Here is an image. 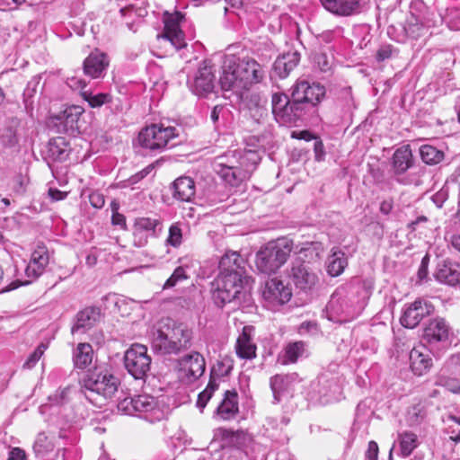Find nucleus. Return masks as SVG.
Wrapping results in <instances>:
<instances>
[{
	"instance_id": "obj_1",
	"label": "nucleus",
	"mask_w": 460,
	"mask_h": 460,
	"mask_svg": "<svg viewBox=\"0 0 460 460\" xmlns=\"http://www.w3.org/2000/svg\"><path fill=\"white\" fill-rule=\"evenodd\" d=\"M191 338L192 332L186 325L166 319L153 332L151 345L160 354H178L190 347Z\"/></svg>"
},
{
	"instance_id": "obj_2",
	"label": "nucleus",
	"mask_w": 460,
	"mask_h": 460,
	"mask_svg": "<svg viewBox=\"0 0 460 460\" xmlns=\"http://www.w3.org/2000/svg\"><path fill=\"white\" fill-rule=\"evenodd\" d=\"M252 283V278L247 274H218L211 284L212 298L220 307L230 303L241 304L248 299Z\"/></svg>"
},
{
	"instance_id": "obj_3",
	"label": "nucleus",
	"mask_w": 460,
	"mask_h": 460,
	"mask_svg": "<svg viewBox=\"0 0 460 460\" xmlns=\"http://www.w3.org/2000/svg\"><path fill=\"white\" fill-rule=\"evenodd\" d=\"M292 251V243L286 239L268 243L256 253L255 264L259 271L270 274L282 267Z\"/></svg>"
},
{
	"instance_id": "obj_4",
	"label": "nucleus",
	"mask_w": 460,
	"mask_h": 460,
	"mask_svg": "<svg viewBox=\"0 0 460 460\" xmlns=\"http://www.w3.org/2000/svg\"><path fill=\"white\" fill-rule=\"evenodd\" d=\"M179 137V130L173 126H165L163 123L152 124L143 128L138 134L140 146L151 151L162 152L167 147L173 146L175 138Z\"/></svg>"
},
{
	"instance_id": "obj_5",
	"label": "nucleus",
	"mask_w": 460,
	"mask_h": 460,
	"mask_svg": "<svg viewBox=\"0 0 460 460\" xmlns=\"http://www.w3.org/2000/svg\"><path fill=\"white\" fill-rule=\"evenodd\" d=\"M359 309L355 303V297L349 296L343 288L335 290L326 307L329 318L336 322H349L354 319Z\"/></svg>"
},
{
	"instance_id": "obj_6",
	"label": "nucleus",
	"mask_w": 460,
	"mask_h": 460,
	"mask_svg": "<svg viewBox=\"0 0 460 460\" xmlns=\"http://www.w3.org/2000/svg\"><path fill=\"white\" fill-rule=\"evenodd\" d=\"M119 379L105 367H95L88 372L84 379L87 390L94 392L104 398H111L118 392Z\"/></svg>"
},
{
	"instance_id": "obj_7",
	"label": "nucleus",
	"mask_w": 460,
	"mask_h": 460,
	"mask_svg": "<svg viewBox=\"0 0 460 460\" xmlns=\"http://www.w3.org/2000/svg\"><path fill=\"white\" fill-rule=\"evenodd\" d=\"M124 365L134 378H145L151 367V357L147 354V348L141 344H133L125 352Z\"/></svg>"
},
{
	"instance_id": "obj_8",
	"label": "nucleus",
	"mask_w": 460,
	"mask_h": 460,
	"mask_svg": "<svg viewBox=\"0 0 460 460\" xmlns=\"http://www.w3.org/2000/svg\"><path fill=\"white\" fill-rule=\"evenodd\" d=\"M261 293L265 305L271 310L287 304L292 296L290 287L278 278L267 279L261 286Z\"/></svg>"
},
{
	"instance_id": "obj_9",
	"label": "nucleus",
	"mask_w": 460,
	"mask_h": 460,
	"mask_svg": "<svg viewBox=\"0 0 460 460\" xmlns=\"http://www.w3.org/2000/svg\"><path fill=\"white\" fill-rule=\"evenodd\" d=\"M325 94V87L321 84L298 79L292 87L291 98L303 103L305 107V104L315 107L323 100Z\"/></svg>"
},
{
	"instance_id": "obj_10",
	"label": "nucleus",
	"mask_w": 460,
	"mask_h": 460,
	"mask_svg": "<svg viewBox=\"0 0 460 460\" xmlns=\"http://www.w3.org/2000/svg\"><path fill=\"white\" fill-rule=\"evenodd\" d=\"M435 312V306L427 299L417 298L412 303L406 304L402 309L400 323L403 327L413 329L420 322Z\"/></svg>"
},
{
	"instance_id": "obj_11",
	"label": "nucleus",
	"mask_w": 460,
	"mask_h": 460,
	"mask_svg": "<svg viewBox=\"0 0 460 460\" xmlns=\"http://www.w3.org/2000/svg\"><path fill=\"white\" fill-rule=\"evenodd\" d=\"M162 231V222L157 217H137L133 224V244L136 247H145L150 238H155Z\"/></svg>"
},
{
	"instance_id": "obj_12",
	"label": "nucleus",
	"mask_w": 460,
	"mask_h": 460,
	"mask_svg": "<svg viewBox=\"0 0 460 460\" xmlns=\"http://www.w3.org/2000/svg\"><path fill=\"white\" fill-rule=\"evenodd\" d=\"M135 415L144 418L154 423L166 417V412L158 404L155 397L148 394L135 396Z\"/></svg>"
},
{
	"instance_id": "obj_13",
	"label": "nucleus",
	"mask_w": 460,
	"mask_h": 460,
	"mask_svg": "<svg viewBox=\"0 0 460 460\" xmlns=\"http://www.w3.org/2000/svg\"><path fill=\"white\" fill-rule=\"evenodd\" d=\"M289 277L294 285L304 291L312 289L318 282L317 274L300 258L292 262Z\"/></svg>"
},
{
	"instance_id": "obj_14",
	"label": "nucleus",
	"mask_w": 460,
	"mask_h": 460,
	"mask_svg": "<svg viewBox=\"0 0 460 460\" xmlns=\"http://www.w3.org/2000/svg\"><path fill=\"white\" fill-rule=\"evenodd\" d=\"M320 3L326 11L339 17L359 14L367 4L364 0H320Z\"/></svg>"
},
{
	"instance_id": "obj_15",
	"label": "nucleus",
	"mask_w": 460,
	"mask_h": 460,
	"mask_svg": "<svg viewBox=\"0 0 460 460\" xmlns=\"http://www.w3.org/2000/svg\"><path fill=\"white\" fill-rule=\"evenodd\" d=\"M215 73L210 61L204 60L199 66L190 89L196 95H205L213 91L215 86Z\"/></svg>"
},
{
	"instance_id": "obj_16",
	"label": "nucleus",
	"mask_w": 460,
	"mask_h": 460,
	"mask_svg": "<svg viewBox=\"0 0 460 460\" xmlns=\"http://www.w3.org/2000/svg\"><path fill=\"white\" fill-rule=\"evenodd\" d=\"M237 66L243 89H248L252 84L261 82L264 77L261 66L252 58H237Z\"/></svg>"
},
{
	"instance_id": "obj_17",
	"label": "nucleus",
	"mask_w": 460,
	"mask_h": 460,
	"mask_svg": "<svg viewBox=\"0 0 460 460\" xmlns=\"http://www.w3.org/2000/svg\"><path fill=\"white\" fill-rule=\"evenodd\" d=\"M237 69V58L234 56L225 59L222 66V75L219 78V84L223 90H232L236 93H241L243 90Z\"/></svg>"
},
{
	"instance_id": "obj_18",
	"label": "nucleus",
	"mask_w": 460,
	"mask_h": 460,
	"mask_svg": "<svg viewBox=\"0 0 460 460\" xmlns=\"http://www.w3.org/2000/svg\"><path fill=\"white\" fill-rule=\"evenodd\" d=\"M451 328L442 317H436L429 321L424 328L423 337L430 345L446 343L449 341Z\"/></svg>"
},
{
	"instance_id": "obj_19",
	"label": "nucleus",
	"mask_w": 460,
	"mask_h": 460,
	"mask_svg": "<svg viewBox=\"0 0 460 460\" xmlns=\"http://www.w3.org/2000/svg\"><path fill=\"white\" fill-rule=\"evenodd\" d=\"M180 371L188 382L199 378L205 372L206 362L204 357L199 352H191L182 357L180 361Z\"/></svg>"
},
{
	"instance_id": "obj_20",
	"label": "nucleus",
	"mask_w": 460,
	"mask_h": 460,
	"mask_svg": "<svg viewBox=\"0 0 460 460\" xmlns=\"http://www.w3.org/2000/svg\"><path fill=\"white\" fill-rule=\"evenodd\" d=\"M183 15L176 12L164 19V38L168 40L176 49H181L187 46L184 33L180 28V22Z\"/></svg>"
},
{
	"instance_id": "obj_21",
	"label": "nucleus",
	"mask_w": 460,
	"mask_h": 460,
	"mask_svg": "<svg viewBox=\"0 0 460 460\" xmlns=\"http://www.w3.org/2000/svg\"><path fill=\"white\" fill-rule=\"evenodd\" d=\"M49 263V252L44 244H38L33 250L25 274L30 282L38 279L45 271Z\"/></svg>"
},
{
	"instance_id": "obj_22",
	"label": "nucleus",
	"mask_w": 460,
	"mask_h": 460,
	"mask_svg": "<svg viewBox=\"0 0 460 460\" xmlns=\"http://www.w3.org/2000/svg\"><path fill=\"white\" fill-rule=\"evenodd\" d=\"M109 64L108 56L95 49L84 60V74L93 79L102 78L105 75Z\"/></svg>"
},
{
	"instance_id": "obj_23",
	"label": "nucleus",
	"mask_w": 460,
	"mask_h": 460,
	"mask_svg": "<svg viewBox=\"0 0 460 460\" xmlns=\"http://www.w3.org/2000/svg\"><path fill=\"white\" fill-rule=\"evenodd\" d=\"M433 361L429 350L424 345L414 347L410 352V366L416 376L427 374L432 367Z\"/></svg>"
},
{
	"instance_id": "obj_24",
	"label": "nucleus",
	"mask_w": 460,
	"mask_h": 460,
	"mask_svg": "<svg viewBox=\"0 0 460 460\" xmlns=\"http://www.w3.org/2000/svg\"><path fill=\"white\" fill-rule=\"evenodd\" d=\"M216 171L231 186H238L249 177V171L247 169L225 162H218Z\"/></svg>"
},
{
	"instance_id": "obj_25",
	"label": "nucleus",
	"mask_w": 460,
	"mask_h": 460,
	"mask_svg": "<svg viewBox=\"0 0 460 460\" xmlns=\"http://www.w3.org/2000/svg\"><path fill=\"white\" fill-rule=\"evenodd\" d=\"M246 264V260L239 252L227 251L218 261L219 274L233 272L247 274L245 270Z\"/></svg>"
},
{
	"instance_id": "obj_26",
	"label": "nucleus",
	"mask_w": 460,
	"mask_h": 460,
	"mask_svg": "<svg viewBox=\"0 0 460 460\" xmlns=\"http://www.w3.org/2000/svg\"><path fill=\"white\" fill-rule=\"evenodd\" d=\"M434 276L441 283L456 286L460 283V265L450 261H442L438 263Z\"/></svg>"
},
{
	"instance_id": "obj_27",
	"label": "nucleus",
	"mask_w": 460,
	"mask_h": 460,
	"mask_svg": "<svg viewBox=\"0 0 460 460\" xmlns=\"http://www.w3.org/2000/svg\"><path fill=\"white\" fill-rule=\"evenodd\" d=\"M239 412L238 394L235 390H227L217 406L216 414L224 420L234 419Z\"/></svg>"
},
{
	"instance_id": "obj_28",
	"label": "nucleus",
	"mask_w": 460,
	"mask_h": 460,
	"mask_svg": "<svg viewBox=\"0 0 460 460\" xmlns=\"http://www.w3.org/2000/svg\"><path fill=\"white\" fill-rule=\"evenodd\" d=\"M252 326H244L237 338L235 351L240 358L252 359L256 357V345L252 340Z\"/></svg>"
},
{
	"instance_id": "obj_29",
	"label": "nucleus",
	"mask_w": 460,
	"mask_h": 460,
	"mask_svg": "<svg viewBox=\"0 0 460 460\" xmlns=\"http://www.w3.org/2000/svg\"><path fill=\"white\" fill-rule=\"evenodd\" d=\"M412 164V153L409 145L395 150L392 157V167L395 174L404 173Z\"/></svg>"
},
{
	"instance_id": "obj_30",
	"label": "nucleus",
	"mask_w": 460,
	"mask_h": 460,
	"mask_svg": "<svg viewBox=\"0 0 460 460\" xmlns=\"http://www.w3.org/2000/svg\"><path fill=\"white\" fill-rule=\"evenodd\" d=\"M195 191V182L190 177H179L172 183V196L178 200L190 201Z\"/></svg>"
},
{
	"instance_id": "obj_31",
	"label": "nucleus",
	"mask_w": 460,
	"mask_h": 460,
	"mask_svg": "<svg viewBox=\"0 0 460 460\" xmlns=\"http://www.w3.org/2000/svg\"><path fill=\"white\" fill-rule=\"evenodd\" d=\"M300 54L296 51L288 52L279 57L273 65L276 75L280 78H286L289 73L298 65Z\"/></svg>"
},
{
	"instance_id": "obj_32",
	"label": "nucleus",
	"mask_w": 460,
	"mask_h": 460,
	"mask_svg": "<svg viewBox=\"0 0 460 460\" xmlns=\"http://www.w3.org/2000/svg\"><path fill=\"white\" fill-rule=\"evenodd\" d=\"M305 114V109L303 103L293 98L288 104L282 110V112L277 119L280 124H294L297 120L302 119Z\"/></svg>"
},
{
	"instance_id": "obj_33",
	"label": "nucleus",
	"mask_w": 460,
	"mask_h": 460,
	"mask_svg": "<svg viewBox=\"0 0 460 460\" xmlns=\"http://www.w3.org/2000/svg\"><path fill=\"white\" fill-rule=\"evenodd\" d=\"M100 318V310L95 307H87L76 315V323L72 327V332L86 330L93 327Z\"/></svg>"
},
{
	"instance_id": "obj_34",
	"label": "nucleus",
	"mask_w": 460,
	"mask_h": 460,
	"mask_svg": "<svg viewBox=\"0 0 460 460\" xmlns=\"http://www.w3.org/2000/svg\"><path fill=\"white\" fill-rule=\"evenodd\" d=\"M348 265L344 252L339 248H332L328 258L327 271L332 277L341 275Z\"/></svg>"
},
{
	"instance_id": "obj_35",
	"label": "nucleus",
	"mask_w": 460,
	"mask_h": 460,
	"mask_svg": "<svg viewBox=\"0 0 460 460\" xmlns=\"http://www.w3.org/2000/svg\"><path fill=\"white\" fill-rule=\"evenodd\" d=\"M93 358V349L89 343H79L74 350V364L78 368H85L89 366Z\"/></svg>"
},
{
	"instance_id": "obj_36",
	"label": "nucleus",
	"mask_w": 460,
	"mask_h": 460,
	"mask_svg": "<svg viewBox=\"0 0 460 460\" xmlns=\"http://www.w3.org/2000/svg\"><path fill=\"white\" fill-rule=\"evenodd\" d=\"M305 353V343L303 341H295L288 343L284 349L282 364L296 363L297 359Z\"/></svg>"
},
{
	"instance_id": "obj_37",
	"label": "nucleus",
	"mask_w": 460,
	"mask_h": 460,
	"mask_svg": "<svg viewBox=\"0 0 460 460\" xmlns=\"http://www.w3.org/2000/svg\"><path fill=\"white\" fill-rule=\"evenodd\" d=\"M401 455L403 457L409 456L418 447V437L411 431H404L398 436Z\"/></svg>"
},
{
	"instance_id": "obj_38",
	"label": "nucleus",
	"mask_w": 460,
	"mask_h": 460,
	"mask_svg": "<svg viewBox=\"0 0 460 460\" xmlns=\"http://www.w3.org/2000/svg\"><path fill=\"white\" fill-rule=\"evenodd\" d=\"M55 444L44 432L37 435L33 444V451L38 457H44L54 450Z\"/></svg>"
},
{
	"instance_id": "obj_39",
	"label": "nucleus",
	"mask_w": 460,
	"mask_h": 460,
	"mask_svg": "<svg viewBox=\"0 0 460 460\" xmlns=\"http://www.w3.org/2000/svg\"><path fill=\"white\" fill-rule=\"evenodd\" d=\"M422 161L427 164H437L444 159V153L431 145H423L420 148Z\"/></svg>"
},
{
	"instance_id": "obj_40",
	"label": "nucleus",
	"mask_w": 460,
	"mask_h": 460,
	"mask_svg": "<svg viewBox=\"0 0 460 460\" xmlns=\"http://www.w3.org/2000/svg\"><path fill=\"white\" fill-rule=\"evenodd\" d=\"M81 96L88 102L91 108H99L112 101L111 95L106 93L93 94L92 92L83 91L81 92Z\"/></svg>"
},
{
	"instance_id": "obj_41",
	"label": "nucleus",
	"mask_w": 460,
	"mask_h": 460,
	"mask_svg": "<svg viewBox=\"0 0 460 460\" xmlns=\"http://www.w3.org/2000/svg\"><path fill=\"white\" fill-rule=\"evenodd\" d=\"M428 27L429 25H425L417 17H412L407 22L404 31L408 37L417 40L425 34L426 28Z\"/></svg>"
},
{
	"instance_id": "obj_42",
	"label": "nucleus",
	"mask_w": 460,
	"mask_h": 460,
	"mask_svg": "<svg viewBox=\"0 0 460 460\" xmlns=\"http://www.w3.org/2000/svg\"><path fill=\"white\" fill-rule=\"evenodd\" d=\"M217 388H218V384L217 383L216 379H213L211 377L206 389L204 391H202L198 396V401H197L198 408H199L202 411L205 408V406L207 405L208 402L212 397L215 391L217 390Z\"/></svg>"
},
{
	"instance_id": "obj_43",
	"label": "nucleus",
	"mask_w": 460,
	"mask_h": 460,
	"mask_svg": "<svg viewBox=\"0 0 460 460\" xmlns=\"http://www.w3.org/2000/svg\"><path fill=\"white\" fill-rule=\"evenodd\" d=\"M290 101L289 97L282 93H276L272 94L271 97V104H272V112L277 119L282 110L288 104Z\"/></svg>"
},
{
	"instance_id": "obj_44",
	"label": "nucleus",
	"mask_w": 460,
	"mask_h": 460,
	"mask_svg": "<svg viewBox=\"0 0 460 460\" xmlns=\"http://www.w3.org/2000/svg\"><path fill=\"white\" fill-rule=\"evenodd\" d=\"M84 111V108L78 105H73L66 108L63 113L65 124L73 128L74 124L78 121Z\"/></svg>"
},
{
	"instance_id": "obj_45",
	"label": "nucleus",
	"mask_w": 460,
	"mask_h": 460,
	"mask_svg": "<svg viewBox=\"0 0 460 460\" xmlns=\"http://www.w3.org/2000/svg\"><path fill=\"white\" fill-rule=\"evenodd\" d=\"M425 417L426 409L421 403L411 406L408 411V421L411 425L420 424Z\"/></svg>"
},
{
	"instance_id": "obj_46",
	"label": "nucleus",
	"mask_w": 460,
	"mask_h": 460,
	"mask_svg": "<svg viewBox=\"0 0 460 460\" xmlns=\"http://www.w3.org/2000/svg\"><path fill=\"white\" fill-rule=\"evenodd\" d=\"M48 349V345L41 342L35 350L29 355L25 362L23 363L22 367L25 369H31L33 368L36 364L39 362V360L41 358V357L44 355L45 351Z\"/></svg>"
},
{
	"instance_id": "obj_47",
	"label": "nucleus",
	"mask_w": 460,
	"mask_h": 460,
	"mask_svg": "<svg viewBox=\"0 0 460 460\" xmlns=\"http://www.w3.org/2000/svg\"><path fill=\"white\" fill-rule=\"evenodd\" d=\"M187 279L188 275L186 273V270L183 267L179 266L174 270L171 277L165 281L164 285V289L173 288L178 283Z\"/></svg>"
},
{
	"instance_id": "obj_48",
	"label": "nucleus",
	"mask_w": 460,
	"mask_h": 460,
	"mask_svg": "<svg viewBox=\"0 0 460 460\" xmlns=\"http://www.w3.org/2000/svg\"><path fill=\"white\" fill-rule=\"evenodd\" d=\"M166 242L173 247L181 245L182 242V232L179 223H174L170 226Z\"/></svg>"
},
{
	"instance_id": "obj_49",
	"label": "nucleus",
	"mask_w": 460,
	"mask_h": 460,
	"mask_svg": "<svg viewBox=\"0 0 460 460\" xmlns=\"http://www.w3.org/2000/svg\"><path fill=\"white\" fill-rule=\"evenodd\" d=\"M232 368L233 366L228 360L217 361L211 369V377L215 379L214 376L219 377L226 376L230 374Z\"/></svg>"
},
{
	"instance_id": "obj_50",
	"label": "nucleus",
	"mask_w": 460,
	"mask_h": 460,
	"mask_svg": "<svg viewBox=\"0 0 460 460\" xmlns=\"http://www.w3.org/2000/svg\"><path fill=\"white\" fill-rule=\"evenodd\" d=\"M0 140L4 146H14L18 143L16 131L12 128H8L1 135Z\"/></svg>"
},
{
	"instance_id": "obj_51",
	"label": "nucleus",
	"mask_w": 460,
	"mask_h": 460,
	"mask_svg": "<svg viewBox=\"0 0 460 460\" xmlns=\"http://www.w3.org/2000/svg\"><path fill=\"white\" fill-rule=\"evenodd\" d=\"M135 397H125L118 403V410L128 415H135Z\"/></svg>"
},
{
	"instance_id": "obj_52",
	"label": "nucleus",
	"mask_w": 460,
	"mask_h": 460,
	"mask_svg": "<svg viewBox=\"0 0 460 460\" xmlns=\"http://www.w3.org/2000/svg\"><path fill=\"white\" fill-rule=\"evenodd\" d=\"M314 66L321 72H328L332 68V64L325 54H316L314 58Z\"/></svg>"
},
{
	"instance_id": "obj_53",
	"label": "nucleus",
	"mask_w": 460,
	"mask_h": 460,
	"mask_svg": "<svg viewBox=\"0 0 460 460\" xmlns=\"http://www.w3.org/2000/svg\"><path fill=\"white\" fill-rule=\"evenodd\" d=\"M284 382V378L281 376L276 375L270 378V387L274 394V398L277 402H279L280 392L282 389V385Z\"/></svg>"
},
{
	"instance_id": "obj_54",
	"label": "nucleus",
	"mask_w": 460,
	"mask_h": 460,
	"mask_svg": "<svg viewBox=\"0 0 460 460\" xmlns=\"http://www.w3.org/2000/svg\"><path fill=\"white\" fill-rule=\"evenodd\" d=\"M437 384L447 387L448 390L452 391L453 393L460 392V386H459L457 381L455 379L446 378L441 376L438 377Z\"/></svg>"
},
{
	"instance_id": "obj_55",
	"label": "nucleus",
	"mask_w": 460,
	"mask_h": 460,
	"mask_svg": "<svg viewBox=\"0 0 460 460\" xmlns=\"http://www.w3.org/2000/svg\"><path fill=\"white\" fill-rule=\"evenodd\" d=\"M394 48L391 45H383L376 51V60L381 62L390 58L393 56Z\"/></svg>"
},
{
	"instance_id": "obj_56",
	"label": "nucleus",
	"mask_w": 460,
	"mask_h": 460,
	"mask_svg": "<svg viewBox=\"0 0 460 460\" xmlns=\"http://www.w3.org/2000/svg\"><path fill=\"white\" fill-rule=\"evenodd\" d=\"M154 169L153 164H149L146 168H144L142 171L137 172L135 175H132L130 178L128 179V185H133L137 183L139 181L146 177Z\"/></svg>"
},
{
	"instance_id": "obj_57",
	"label": "nucleus",
	"mask_w": 460,
	"mask_h": 460,
	"mask_svg": "<svg viewBox=\"0 0 460 460\" xmlns=\"http://www.w3.org/2000/svg\"><path fill=\"white\" fill-rule=\"evenodd\" d=\"M89 201L95 208H102L105 203L104 196L98 191H93L89 195Z\"/></svg>"
},
{
	"instance_id": "obj_58",
	"label": "nucleus",
	"mask_w": 460,
	"mask_h": 460,
	"mask_svg": "<svg viewBox=\"0 0 460 460\" xmlns=\"http://www.w3.org/2000/svg\"><path fill=\"white\" fill-rule=\"evenodd\" d=\"M378 446L376 442L370 441L368 442L367 450L366 452L367 460H378Z\"/></svg>"
},
{
	"instance_id": "obj_59",
	"label": "nucleus",
	"mask_w": 460,
	"mask_h": 460,
	"mask_svg": "<svg viewBox=\"0 0 460 460\" xmlns=\"http://www.w3.org/2000/svg\"><path fill=\"white\" fill-rule=\"evenodd\" d=\"M7 460H26L25 451L20 447H14L10 451Z\"/></svg>"
},
{
	"instance_id": "obj_60",
	"label": "nucleus",
	"mask_w": 460,
	"mask_h": 460,
	"mask_svg": "<svg viewBox=\"0 0 460 460\" xmlns=\"http://www.w3.org/2000/svg\"><path fill=\"white\" fill-rule=\"evenodd\" d=\"M48 194L52 201H59L66 198L67 193L58 189L49 188Z\"/></svg>"
},
{
	"instance_id": "obj_61",
	"label": "nucleus",
	"mask_w": 460,
	"mask_h": 460,
	"mask_svg": "<svg viewBox=\"0 0 460 460\" xmlns=\"http://www.w3.org/2000/svg\"><path fill=\"white\" fill-rule=\"evenodd\" d=\"M111 223L113 226H118L122 229H126V217L120 213H113L111 217Z\"/></svg>"
},
{
	"instance_id": "obj_62",
	"label": "nucleus",
	"mask_w": 460,
	"mask_h": 460,
	"mask_svg": "<svg viewBox=\"0 0 460 460\" xmlns=\"http://www.w3.org/2000/svg\"><path fill=\"white\" fill-rule=\"evenodd\" d=\"M341 97L343 99L345 106L350 108L353 106V98L350 88H345L341 92Z\"/></svg>"
},
{
	"instance_id": "obj_63",
	"label": "nucleus",
	"mask_w": 460,
	"mask_h": 460,
	"mask_svg": "<svg viewBox=\"0 0 460 460\" xmlns=\"http://www.w3.org/2000/svg\"><path fill=\"white\" fill-rule=\"evenodd\" d=\"M448 27L450 30L453 31H459L460 30V13H456L452 15V17L447 22Z\"/></svg>"
},
{
	"instance_id": "obj_64",
	"label": "nucleus",
	"mask_w": 460,
	"mask_h": 460,
	"mask_svg": "<svg viewBox=\"0 0 460 460\" xmlns=\"http://www.w3.org/2000/svg\"><path fill=\"white\" fill-rule=\"evenodd\" d=\"M292 137H296V138H299V139H304L305 141H310L313 138H314V135L310 131H308V130H302V131H299V132L294 131L292 133Z\"/></svg>"
}]
</instances>
